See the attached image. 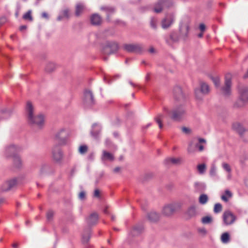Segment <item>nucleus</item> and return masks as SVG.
I'll use <instances>...</instances> for the list:
<instances>
[{"label": "nucleus", "instance_id": "7", "mask_svg": "<svg viewBox=\"0 0 248 248\" xmlns=\"http://www.w3.org/2000/svg\"><path fill=\"white\" fill-rule=\"evenodd\" d=\"M173 94L174 100L177 103H183L185 102L186 97V95L180 86H176L174 87Z\"/></svg>", "mask_w": 248, "mask_h": 248}, {"label": "nucleus", "instance_id": "14", "mask_svg": "<svg viewBox=\"0 0 248 248\" xmlns=\"http://www.w3.org/2000/svg\"><path fill=\"white\" fill-rule=\"evenodd\" d=\"M223 219L224 223L226 225H231L236 220V217L231 211H226L223 213Z\"/></svg>", "mask_w": 248, "mask_h": 248}, {"label": "nucleus", "instance_id": "11", "mask_svg": "<svg viewBox=\"0 0 248 248\" xmlns=\"http://www.w3.org/2000/svg\"><path fill=\"white\" fill-rule=\"evenodd\" d=\"M17 180L13 178L4 182L1 186L0 189L2 191H7L15 188L17 185Z\"/></svg>", "mask_w": 248, "mask_h": 248}, {"label": "nucleus", "instance_id": "4", "mask_svg": "<svg viewBox=\"0 0 248 248\" xmlns=\"http://www.w3.org/2000/svg\"><path fill=\"white\" fill-rule=\"evenodd\" d=\"M189 20L187 18L183 19L180 23L179 32L180 38L186 40L188 37L189 31Z\"/></svg>", "mask_w": 248, "mask_h": 248}, {"label": "nucleus", "instance_id": "6", "mask_svg": "<svg viewBox=\"0 0 248 248\" xmlns=\"http://www.w3.org/2000/svg\"><path fill=\"white\" fill-rule=\"evenodd\" d=\"M118 49V44L114 42H107L102 49L103 54L109 55L115 53Z\"/></svg>", "mask_w": 248, "mask_h": 248}, {"label": "nucleus", "instance_id": "51", "mask_svg": "<svg viewBox=\"0 0 248 248\" xmlns=\"http://www.w3.org/2000/svg\"><path fill=\"white\" fill-rule=\"evenodd\" d=\"M78 198L79 200L83 201L86 199V192L84 191H81L79 192L78 195Z\"/></svg>", "mask_w": 248, "mask_h": 248}, {"label": "nucleus", "instance_id": "21", "mask_svg": "<svg viewBox=\"0 0 248 248\" xmlns=\"http://www.w3.org/2000/svg\"><path fill=\"white\" fill-rule=\"evenodd\" d=\"M84 101L89 105H92L94 103L93 96L92 92L88 90H86L84 93Z\"/></svg>", "mask_w": 248, "mask_h": 248}, {"label": "nucleus", "instance_id": "47", "mask_svg": "<svg viewBox=\"0 0 248 248\" xmlns=\"http://www.w3.org/2000/svg\"><path fill=\"white\" fill-rule=\"evenodd\" d=\"M243 140L245 142H248V130L246 129L242 135H240Z\"/></svg>", "mask_w": 248, "mask_h": 248}, {"label": "nucleus", "instance_id": "56", "mask_svg": "<svg viewBox=\"0 0 248 248\" xmlns=\"http://www.w3.org/2000/svg\"><path fill=\"white\" fill-rule=\"evenodd\" d=\"M192 144H193V142H190L188 145V147L187 148V151L189 153L193 152V150L192 149Z\"/></svg>", "mask_w": 248, "mask_h": 248}, {"label": "nucleus", "instance_id": "22", "mask_svg": "<svg viewBox=\"0 0 248 248\" xmlns=\"http://www.w3.org/2000/svg\"><path fill=\"white\" fill-rule=\"evenodd\" d=\"M114 159L113 155L105 150L102 151V155L101 159L102 161H112Z\"/></svg>", "mask_w": 248, "mask_h": 248}, {"label": "nucleus", "instance_id": "24", "mask_svg": "<svg viewBox=\"0 0 248 248\" xmlns=\"http://www.w3.org/2000/svg\"><path fill=\"white\" fill-rule=\"evenodd\" d=\"M180 39H181L180 38L179 34L177 35L176 32H172L170 35V40H167L166 42L168 44L171 45L172 43L177 42Z\"/></svg>", "mask_w": 248, "mask_h": 248}, {"label": "nucleus", "instance_id": "34", "mask_svg": "<svg viewBox=\"0 0 248 248\" xmlns=\"http://www.w3.org/2000/svg\"><path fill=\"white\" fill-rule=\"evenodd\" d=\"M208 197L205 194L201 195L199 199V202L202 204H205L208 202Z\"/></svg>", "mask_w": 248, "mask_h": 248}, {"label": "nucleus", "instance_id": "15", "mask_svg": "<svg viewBox=\"0 0 248 248\" xmlns=\"http://www.w3.org/2000/svg\"><path fill=\"white\" fill-rule=\"evenodd\" d=\"M67 133L64 128L58 131L55 134V139L60 144H64L67 138Z\"/></svg>", "mask_w": 248, "mask_h": 248}, {"label": "nucleus", "instance_id": "60", "mask_svg": "<svg viewBox=\"0 0 248 248\" xmlns=\"http://www.w3.org/2000/svg\"><path fill=\"white\" fill-rule=\"evenodd\" d=\"M225 195L229 198H231L232 196V193L229 190H226L225 192Z\"/></svg>", "mask_w": 248, "mask_h": 248}, {"label": "nucleus", "instance_id": "43", "mask_svg": "<svg viewBox=\"0 0 248 248\" xmlns=\"http://www.w3.org/2000/svg\"><path fill=\"white\" fill-rule=\"evenodd\" d=\"M60 14L62 15L64 18L68 19L70 17L69 10L68 8L62 10Z\"/></svg>", "mask_w": 248, "mask_h": 248}, {"label": "nucleus", "instance_id": "16", "mask_svg": "<svg viewBox=\"0 0 248 248\" xmlns=\"http://www.w3.org/2000/svg\"><path fill=\"white\" fill-rule=\"evenodd\" d=\"M100 9L101 11L106 13V18L108 21L110 20V16L113 14L116 11L115 8L110 5H102L100 6Z\"/></svg>", "mask_w": 248, "mask_h": 248}, {"label": "nucleus", "instance_id": "50", "mask_svg": "<svg viewBox=\"0 0 248 248\" xmlns=\"http://www.w3.org/2000/svg\"><path fill=\"white\" fill-rule=\"evenodd\" d=\"M212 218L210 216H206L202 218V222L204 224H208L212 222Z\"/></svg>", "mask_w": 248, "mask_h": 248}, {"label": "nucleus", "instance_id": "29", "mask_svg": "<svg viewBox=\"0 0 248 248\" xmlns=\"http://www.w3.org/2000/svg\"><path fill=\"white\" fill-rule=\"evenodd\" d=\"M200 91L203 94H207L209 93L210 89L208 85L204 82L200 83Z\"/></svg>", "mask_w": 248, "mask_h": 248}, {"label": "nucleus", "instance_id": "18", "mask_svg": "<svg viewBox=\"0 0 248 248\" xmlns=\"http://www.w3.org/2000/svg\"><path fill=\"white\" fill-rule=\"evenodd\" d=\"M90 21L91 24L94 26H99L101 25L103 19L98 14L95 13L91 16Z\"/></svg>", "mask_w": 248, "mask_h": 248}, {"label": "nucleus", "instance_id": "17", "mask_svg": "<svg viewBox=\"0 0 248 248\" xmlns=\"http://www.w3.org/2000/svg\"><path fill=\"white\" fill-rule=\"evenodd\" d=\"M146 218L151 222H156L159 220L160 215L155 211H151L146 215Z\"/></svg>", "mask_w": 248, "mask_h": 248}, {"label": "nucleus", "instance_id": "10", "mask_svg": "<svg viewBox=\"0 0 248 248\" xmlns=\"http://www.w3.org/2000/svg\"><path fill=\"white\" fill-rule=\"evenodd\" d=\"M231 75L227 74L225 76V85L221 88L222 93L225 96H229L231 93Z\"/></svg>", "mask_w": 248, "mask_h": 248}, {"label": "nucleus", "instance_id": "32", "mask_svg": "<svg viewBox=\"0 0 248 248\" xmlns=\"http://www.w3.org/2000/svg\"><path fill=\"white\" fill-rule=\"evenodd\" d=\"M56 69V66L54 63L49 62H48L45 67V71L47 73H51L53 72Z\"/></svg>", "mask_w": 248, "mask_h": 248}, {"label": "nucleus", "instance_id": "28", "mask_svg": "<svg viewBox=\"0 0 248 248\" xmlns=\"http://www.w3.org/2000/svg\"><path fill=\"white\" fill-rule=\"evenodd\" d=\"M240 99L244 102H248V88H244L241 91Z\"/></svg>", "mask_w": 248, "mask_h": 248}, {"label": "nucleus", "instance_id": "62", "mask_svg": "<svg viewBox=\"0 0 248 248\" xmlns=\"http://www.w3.org/2000/svg\"><path fill=\"white\" fill-rule=\"evenodd\" d=\"M221 198L223 201H224L226 202H228V199L225 195L221 196Z\"/></svg>", "mask_w": 248, "mask_h": 248}, {"label": "nucleus", "instance_id": "9", "mask_svg": "<svg viewBox=\"0 0 248 248\" xmlns=\"http://www.w3.org/2000/svg\"><path fill=\"white\" fill-rule=\"evenodd\" d=\"M124 48L128 52L136 53H140L143 50L142 45L140 44H124Z\"/></svg>", "mask_w": 248, "mask_h": 248}, {"label": "nucleus", "instance_id": "40", "mask_svg": "<svg viewBox=\"0 0 248 248\" xmlns=\"http://www.w3.org/2000/svg\"><path fill=\"white\" fill-rule=\"evenodd\" d=\"M49 169V166L46 164H43L41 165L40 169V172L41 174H43L46 172Z\"/></svg>", "mask_w": 248, "mask_h": 248}, {"label": "nucleus", "instance_id": "46", "mask_svg": "<svg viewBox=\"0 0 248 248\" xmlns=\"http://www.w3.org/2000/svg\"><path fill=\"white\" fill-rule=\"evenodd\" d=\"M223 169L228 173H231L232 171L231 168L229 164L227 163L223 162L222 164Z\"/></svg>", "mask_w": 248, "mask_h": 248}, {"label": "nucleus", "instance_id": "61", "mask_svg": "<svg viewBox=\"0 0 248 248\" xmlns=\"http://www.w3.org/2000/svg\"><path fill=\"white\" fill-rule=\"evenodd\" d=\"M76 169L75 167L73 168L72 169L71 171H70V175L71 176H73L75 173L76 172Z\"/></svg>", "mask_w": 248, "mask_h": 248}, {"label": "nucleus", "instance_id": "27", "mask_svg": "<svg viewBox=\"0 0 248 248\" xmlns=\"http://www.w3.org/2000/svg\"><path fill=\"white\" fill-rule=\"evenodd\" d=\"M13 158V164L15 168L19 169L22 167V161L18 155L14 156Z\"/></svg>", "mask_w": 248, "mask_h": 248}, {"label": "nucleus", "instance_id": "36", "mask_svg": "<svg viewBox=\"0 0 248 248\" xmlns=\"http://www.w3.org/2000/svg\"><path fill=\"white\" fill-rule=\"evenodd\" d=\"M197 169L200 174H203L205 172L206 166L205 164H199L197 166Z\"/></svg>", "mask_w": 248, "mask_h": 248}, {"label": "nucleus", "instance_id": "30", "mask_svg": "<svg viewBox=\"0 0 248 248\" xmlns=\"http://www.w3.org/2000/svg\"><path fill=\"white\" fill-rule=\"evenodd\" d=\"M13 110L12 109L3 108L0 110V113L4 116L2 117H0V120L3 119L8 118L12 113Z\"/></svg>", "mask_w": 248, "mask_h": 248}, {"label": "nucleus", "instance_id": "13", "mask_svg": "<svg viewBox=\"0 0 248 248\" xmlns=\"http://www.w3.org/2000/svg\"><path fill=\"white\" fill-rule=\"evenodd\" d=\"M174 16L173 14H168L161 21V27L164 29L169 28L174 21Z\"/></svg>", "mask_w": 248, "mask_h": 248}, {"label": "nucleus", "instance_id": "45", "mask_svg": "<svg viewBox=\"0 0 248 248\" xmlns=\"http://www.w3.org/2000/svg\"><path fill=\"white\" fill-rule=\"evenodd\" d=\"M150 27L154 30L157 29V20L154 18H151L150 22Z\"/></svg>", "mask_w": 248, "mask_h": 248}, {"label": "nucleus", "instance_id": "57", "mask_svg": "<svg viewBox=\"0 0 248 248\" xmlns=\"http://www.w3.org/2000/svg\"><path fill=\"white\" fill-rule=\"evenodd\" d=\"M199 28L202 32H203L205 30V26L204 24L202 23L200 25Z\"/></svg>", "mask_w": 248, "mask_h": 248}, {"label": "nucleus", "instance_id": "23", "mask_svg": "<svg viewBox=\"0 0 248 248\" xmlns=\"http://www.w3.org/2000/svg\"><path fill=\"white\" fill-rule=\"evenodd\" d=\"M194 190L196 192H202L206 188V185L204 183L196 182L194 184Z\"/></svg>", "mask_w": 248, "mask_h": 248}, {"label": "nucleus", "instance_id": "42", "mask_svg": "<svg viewBox=\"0 0 248 248\" xmlns=\"http://www.w3.org/2000/svg\"><path fill=\"white\" fill-rule=\"evenodd\" d=\"M209 174L211 177H213L217 176V168L215 165H212L211 167Z\"/></svg>", "mask_w": 248, "mask_h": 248}, {"label": "nucleus", "instance_id": "63", "mask_svg": "<svg viewBox=\"0 0 248 248\" xmlns=\"http://www.w3.org/2000/svg\"><path fill=\"white\" fill-rule=\"evenodd\" d=\"M120 170H121V168L117 167L114 169L113 171L115 173H118V172H120Z\"/></svg>", "mask_w": 248, "mask_h": 248}, {"label": "nucleus", "instance_id": "2", "mask_svg": "<svg viewBox=\"0 0 248 248\" xmlns=\"http://www.w3.org/2000/svg\"><path fill=\"white\" fill-rule=\"evenodd\" d=\"M26 112L28 122L31 124H35L41 127L44 124V117L42 114L37 116L33 115V108L31 102H28L26 106Z\"/></svg>", "mask_w": 248, "mask_h": 248}, {"label": "nucleus", "instance_id": "54", "mask_svg": "<svg viewBox=\"0 0 248 248\" xmlns=\"http://www.w3.org/2000/svg\"><path fill=\"white\" fill-rule=\"evenodd\" d=\"M182 131L185 134H190L191 133V130L190 128L186 127H182Z\"/></svg>", "mask_w": 248, "mask_h": 248}, {"label": "nucleus", "instance_id": "41", "mask_svg": "<svg viewBox=\"0 0 248 248\" xmlns=\"http://www.w3.org/2000/svg\"><path fill=\"white\" fill-rule=\"evenodd\" d=\"M31 11L29 10L26 13H25L23 16V18L25 20H28L30 21H32L33 20V18L31 16Z\"/></svg>", "mask_w": 248, "mask_h": 248}, {"label": "nucleus", "instance_id": "8", "mask_svg": "<svg viewBox=\"0 0 248 248\" xmlns=\"http://www.w3.org/2000/svg\"><path fill=\"white\" fill-rule=\"evenodd\" d=\"M20 150L21 148L18 146L14 144L9 145L5 148L4 155L7 158L14 157V156L18 155L17 153Z\"/></svg>", "mask_w": 248, "mask_h": 248}, {"label": "nucleus", "instance_id": "64", "mask_svg": "<svg viewBox=\"0 0 248 248\" xmlns=\"http://www.w3.org/2000/svg\"><path fill=\"white\" fill-rule=\"evenodd\" d=\"M42 16L44 18H45L46 19L48 18V16L46 13L44 12L42 14Z\"/></svg>", "mask_w": 248, "mask_h": 248}, {"label": "nucleus", "instance_id": "49", "mask_svg": "<svg viewBox=\"0 0 248 248\" xmlns=\"http://www.w3.org/2000/svg\"><path fill=\"white\" fill-rule=\"evenodd\" d=\"M54 213L52 210L48 211L46 213V218L48 221L52 220Z\"/></svg>", "mask_w": 248, "mask_h": 248}, {"label": "nucleus", "instance_id": "59", "mask_svg": "<svg viewBox=\"0 0 248 248\" xmlns=\"http://www.w3.org/2000/svg\"><path fill=\"white\" fill-rule=\"evenodd\" d=\"M198 141H199V143H206V140L204 139L198 138Z\"/></svg>", "mask_w": 248, "mask_h": 248}, {"label": "nucleus", "instance_id": "55", "mask_svg": "<svg viewBox=\"0 0 248 248\" xmlns=\"http://www.w3.org/2000/svg\"><path fill=\"white\" fill-rule=\"evenodd\" d=\"M199 92H200V90L199 89H196L195 91V95H196V96L197 99H198L199 100H201V99H202V97L201 96V95L199 94Z\"/></svg>", "mask_w": 248, "mask_h": 248}, {"label": "nucleus", "instance_id": "3", "mask_svg": "<svg viewBox=\"0 0 248 248\" xmlns=\"http://www.w3.org/2000/svg\"><path fill=\"white\" fill-rule=\"evenodd\" d=\"M182 204L179 202H173L165 204L162 209V214L166 217H171L180 211Z\"/></svg>", "mask_w": 248, "mask_h": 248}, {"label": "nucleus", "instance_id": "26", "mask_svg": "<svg viewBox=\"0 0 248 248\" xmlns=\"http://www.w3.org/2000/svg\"><path fill=\"white\" fill-rule=\"evenodd\" d=\"M232 128L236 131L239 135H242L243 132L246 129L240 123H235L232 124Z\"/></svg>", "mask_w": 248, "mask_h": 248}, {"label": "nucleus", "instance_id": "1", "mask_svg": "<svg viewBox=\"0 0 248 248\" xmlns=\"http://www.w3.org/2000/svg\"><path fill=\"white\" fill-rule=\"evenodd\" d=\"M163 111L168 113L173 121L176 122L182 120L186 114V108L182 104L176 106L171 111L167 107H164Z\"/></svg>", "mask_w": 248, "mask_h": 248}, {"label": "nucleus", "instance_id": "44", "mask_svg": "<svg viewBox=\"0 0 248 248\" xmlns=\"http://www.w3.org/2000/svg\"><path fill=\"white\" fill-rule=\"evenodd\" d=\"M222 207L220 203H216L214 205V212L215 213H218L222 211Z\"/></svg>", "mask_w": 248, "mask_h": 248}, {"label": "nucleus", "instance_id": "20", "mask_svg": "<svg viewBox=\"0 0 248 248\" xmlns=\"http://www.w3.org/2000/svg\"><path fill=\"white\" fill-rule=\"evenodd\" d=\"M101 131V126L97 123L92 125V129L91 131V135L95 139H97Z\"/></svg>", "mask_w": 248, "mask_h": 248}, {"label": "nucleus", "instance_id": "19", "mask_svg": "<svg viewBox=\"0 0 248 248\" xmlns=\"http://www.w3.org/2000/svg\"><path fill=\"white\" fill-rule=\"evenodd\" d=\"M98 220V215L95 213H92L86 219L88 224L93 226L96 224Z\"/></svg>", "mask_w": 248, "mask_h": 248}, {"label": "nucleus", "instance_id": "35", "mask_svg": "<svg viewBox=\"0 0 248 248\" xmlns=\"http://www.w3.org/2000/svg\"><path fill=\"white\" fill-rule=\"evenodd\" d=\"M133 230L134 232H140L144 231V227L142 224L139 223L133 227Z\"/></svg>", "mask_w": 248, "mask_h": 248}, {"label": "nucleus", "instance_id": "12", "mask_svg": "<svg viewBox=\"0 0 248 248\" xmlns=\"http://www.w3.org/2000/svg\"><path fill=\"white\" fill-rule=\"evenodd\" d=\"M52 158L57 163L62 162L63 159V153L58 146L54 147L52 150Z\"/></svg>", "mask_w": 248, "mask_h": 248}, {"label": "nucleus", "instance_id": "58", "mask_svg": "<svg viewBox=\"0 0 248 248\" xmlns=\"http://www.w3.org/2000/svg\"><path fill=\"white\" fill-rule=\"evenodd\" d=\"M6 21L5 17H1L0 18V26L3 24Z\"/></svg>", "mask_w": 248, "mask_h": 248}, {"label": "nucleus", "instance_id": "33", "mask_svg": "<svg viewBox=\"0 0 248 248\" xmlns=\"http://www.w3.org/2000/svg\"><path fill=\"white\" fill-rule=\"evenodd\" d=\"M84 5L81 3H78L76 5L75 15L76 16H79L84 9Z\"/></svg>", "mask_w": 248, "mask_h": 248}, {"label": "nucleus", "instance_id": "25", "mask_svg": "<svg viewBox=\"0 0 248 248\" xmlns=\"http://www.w3.org/2000/svg\"><path fill=\"white\" fill-rule=\"evenodd\" d=\"M164 162L167 165H179L181 163L182 159L181 158H167L164 160Z\"/></svg>", "mask_w": 248, "mask_h": 248}, {"label": "nucleus", "instance_id": "31", "mask_svg": "<svg viewBox=\"0 0 248 248\" xmlns=\"http://www.w3.org/2000/svg\"><path fill=\"white\" fill-rule=\"evenodd\" d=\"M164 117V115L162 113H159L157 116L155 117L154 120L156 123L158 124V126L160 128L163 127V124L162 123V119Z\"/></svg>", "mask_w": 248, "mask_h": 248}, {"label": "nucleus", "instance_id": "5", "mask_svg": "<svg viewBox=\"0 0 248 248\" xmlns=\"http://www.w3.org/2000/svg\"><path fill=\"white\" fill-rule=\"evenodd\" d=\"M173 5L171 0H159L154 5V11L156 13H161L165 8H168Z\"/></svg>", "mask_w": 248, "mask_h": 248}, {"label": "nucleus", "instance_id": "53", "mask_svg": "<svg viewBox=\"0 0 248 248\" xmlns=\"http://www.w3.org/2000/svg\"><path fill=\"white\" fill-rule=\"evenodd\" d=\"M212 79L216 87L219 86L220 81L218 77H212Z\"/></svg>", "mask_w": 248, "mask_h": 248}, {"label": "nucleus", "instance_id": "37", "mask_svg": "<svg viewBox=\"0 0 248 248\" xmlns=\"http://www.w3.org/2000/svg\"><path fill=\"white\" fill-rule=\"evenodd\" d=\"M187 214L190 217L195 216L196 214V207L194 205L189 207L187 210Z\"/></svg>", "mask_w": 248, "mask_h": 248}, {"label": "nucleus", "instance_id": "38", "mask_svg": "<svg viewBox=\"0 0 248 248\" xmlns=\"http://www.w3.org/2000/svg\"><path fill=\"white\" fill-rule=\"evenodd\" d=\"M90 233H83L81 236V241L83 244L87 243L90 239Z\"/></svg>", "mask_w": 248, "mask_h": 248}, {"label": "nucleus", "instance_id": "39", "mask_svg": "<svg viewBox=\"0 0 248 248\" xmlns=\"http://www.w3.org/2000/svg\"><path fill=\"white\" fill-rule=\"evenodd\" d=\"M221 240L223 243H227L230 241V235L229 233H222L221 236Z\"/></svg>", "mask_w": 248, "mask_h": 248}, {"label": "nucleus", "instance_id": "48", "mask_svg": "<svg viewBox=\"0 0 248 248\" xmlns=\"http://www.w3.org/2000/svg\"><path fill=\"white\" fill-rule=\"evenodd\" d=\"M88 147L86 145H81L79 147L78 151L80 154H84L87 152Z\"/></svg>", "mask_w": 248, "mask_h": 248}, {"label": "nucleus", "instance_id": "52", "mask_svg": "<svg viewBox=\"0 0 248 248\" xmlns=\"http://www.w3.org/2000/svg\"><path fill=\"white\" fill-rule=\"evenodd\" d=\"M93 197L98 199H100L101 198V193L99 189L96 188L94 190Z\"/></svg>", "mask_w": 248, "mask_h": 248}]
</instances>
